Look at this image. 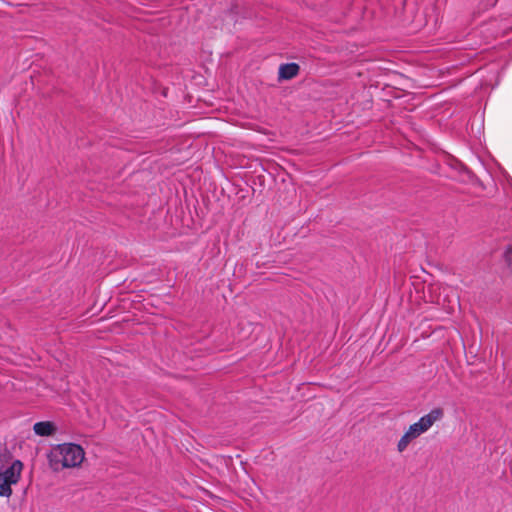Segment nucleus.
<instances>
[{
    "mask_svg": "<svg viewBox=\"0 0 512 512\" xmlns=\"http://www.w3.org/2000/svg\"><path fill=\"white\" fill-rule=\"evenodd\" d=\"M85 459L83 448L74 443H63L55 446L49 455L51 466L59 468H75L82 464Z\"/></svg>",
    "mask_w": 512,
    "mask_h": 512,
    "instance_id": "1",
    "label": "nucleus"
},
{
    "mask_svg": "<svg viewBox=\"0 0 512 512\" xmlns=\"http://www.w3.org/2000/svg\"><path fill=\"white\" fill-rule=\"evenodd\" d=\"M22 470L23 463L20 460H13L8 466L0 469V496H11L12 486L18 483Z\"/></svg>",
    "mask_w": 512,
    "mask_h": 512,
    "instance_id": "2",
    "label": "nucleus"
},
{
    "mask_svg": "<svg viewBox=\"0 0 512 512\" xmlns=\"http://www.w3.org/2000/svg\"><path fill=\"white\" fill-rule=\"evenodd\" d=\"M443 417V410L440 408L432 409L428 414L422 416L417 422L411 424L407 429L412 437L418 438L427 432L437 421Z\"/></svg>",
    "mask_w": 512,
    "mask_h": 512,
    "instance_id": "3",
    "label": "nucleus"
},
{
    "mask_svg": "<svg viewBox=\"0 0 512 512\" xmlns=\"http://www.w3.org/2000/svg\"><path fill=\"white\" fill-rule=\"evenodd\" d=\"M33 430L36 435L47 437L51 436L56 431V427L50 421H42L35 423L33 426Z\"/></svg>",
    "mask_w": 512,
    "mask_h": 512,
    "instance_id": "4",
    "label": "nucleus"
},
{
    "mask_svg": "<svg viewBox=\"0 0 512 512\" xmlns=\"http://www.w3.org/2000/svg\"><path fill=\"white\" fill-rule=\"evenodd\" d=\"M299 66L296 63L282 64L279 67V78L291 79L298 74Z\"/></svg>",
    "mask_w": 512,
    "mask_h": 512,
    "instance_id": "5",
    "label": "nucleus"
},
{
    "mask_svg": "<svg viewBox=\"0 0 512 512\" xmlns=\"http://www.w3.org/2000/svg\"><path fill=\"white\" fill-rule=\"evenodd\" d=\"M416 438L412 437V435L410 434V432L407 430L403 435L402 437L399 439L398 443H397V451L399 453H402L404 452L408 446L410 445L411 442H413Z\"/></svg>",
    "mask_w": 512,
    "mask_h": 512,
    "instance_id": "6",
    "label": "nucleus"
},
{
    "mask_svg": "<svg viewBox=\"0 0 512 512\" xmlns=\"http://www.w3.org/2000/svg\"><path fill=\"white\" fill-rule=\"evenodd\" d=\"M504 257L508 266L512 269V246L506 250Z\"/></svg>",
    "mask_w": 512,
    "mask_h": 512,
    "instance_id": "7",
    "label": "nucleus"
}]
</instances>
